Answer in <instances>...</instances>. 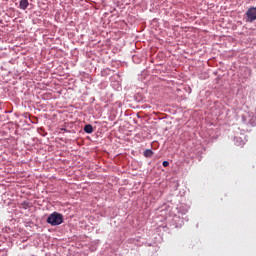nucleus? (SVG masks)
<instances>
[{"instance_id":"5","label":"nucleus","mask_w":256,"mask_h":256,"mask_svg":"<svg viewBox=\"0 0 256 256\" xmlns=\"http://www.w3.org/2000/svg\"><path fill=\"white\" fill-rule=\"evenodd\" d=\"M145 157H153V150H145L144 152Z\"/></svg>"},{"instance_id":"1","label":"nucleus","mask_w":256,"mask_h":256,"mask_svg":"<svg viewBox=\"0 0 256 256\" xmlns=\"http://www.w3.org/2000/svg\"><path fill=\"white\" fill-rule=\"evenodd\" d=\"M47 223L52 225V227H57V225H61L63 223V214L54 212L50 214L47 218Z\"/></svg>"},{"instance_id":"6","label":"nucleus","mask_w":256,"mask_h":256,"mask_svg":"<svg viewBox=\"0 0 256 256\" xmlns=\"http://www.w3.org/2000/svg\"><path fill=\"white\" fill-rule=\"evenodd\" d=\"M162 165H163V167H167V166L169 165V161H164V162L162 163Z\"/></svg>"},{"instance_id":"4","label":"nucleus","mask_w":256,"mask_h":256,"mask_svg":"<svg viewBox=\"0 0 256 256\" xmlns=\"http://www.w3.org/2000/svg\"><path fill=\"white\" fill-rule=\"evenodd\" d=\"M84 131L85 133H93V126L91 124H87L85 127H84Z\"/></svg>"},{"instance_id":"3","label":"nucleus","mask_w":256,"mask_h":256,"mask_svg":"<svg viewBox=\"0 0 256 256\" xmlns=\"http://www.w3.org/2000/svg\"><path fill=\"white\" fill-rule=\"evenodd\" d=\"M19 6L20 9H27V7H29V0H21Z\"/></svg>"},{"instance_id":"2","label":"nucleus","mask_w":256,"mask_h":256,"mask_svg":"<svg viewBox=\"0 0 256 256\" xmlns=\"http://www.w3.org/2000/svg\"><path fill=\"white\" fill-rule=\"evenodd\" d=\"M247 21L253 23L256 20V8L252 7L246 12Z\"/></svg>"}]
</instances>
